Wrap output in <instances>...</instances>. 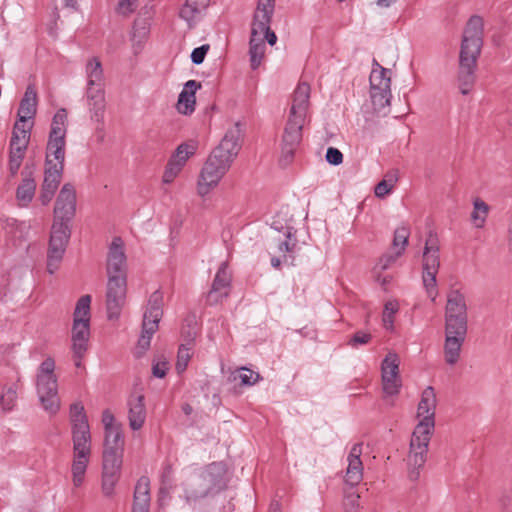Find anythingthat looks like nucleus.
<instances>
[{
    "label": "nucleus",
    "instance_id": "obj_1",
    "mask_svg": "<svg viewBox=\"0 0 512 512\" xmlns=\"http://www.w3.org/2000/svg\"><path fill=\"white\" fill-rule=\"evenodd\" d=\"M76 212V192L72 184L61 188L54 207V222L47 251V271L54 274L60 267L70 239L69 222Z\"/></svg>",
    "mask_w": 512,
    "mask_h": 512
},
{
    "label": "nucleus",
    "instance_id": "obj_2",
    "mask_svg": "<svg viewBox=\"0 0 512 512\" xmlns=\"http://www.w3.org/2000/svg\"><path fill=\"white\" fill-rule=\"evenodd\" d=\"M241 137V124L237 122L226 131L218 146L212 150L197 182L200 196L207 195L228 172L241 149Z\"/></svg>",
    "mask_w": 512,
    "mask_h": 512
},
{
    "label": "nucleus",
    "instance_id": "obj_3",
    "mask_svg": "<svg viewBox=\"0 0 512 512\" xmlns=\"http://www.w3.org/2000/svg\"><path fill=\"white\" fill-rule=\"evenodd\" d=\"M436 403L434 388L432 386L426 387L417 407V417L421 420L413 431L407 457L409 478L412 481L419 478V469L426 462L428 446L435 427Z\"/></svg>",
    "mask_w": 512,
    "mask_h": 512
},
{
    "label": "nucleus",
    "instance_id": "obj_4",
    "mask_svg": "<svg viewBox=\"0 0 512 512\" xmlns=\"http://www.w3.org/2000/svg\"><path fill=\"white\" fill-rule=\"evenodd\" d=\"M483 19L472 16L463 31L460 53L458 82L463 95H467L475 82V69L483 45Z\"/></svg>",
    "mask_w": 512,
    "mask_h": 512
},
{
    "label": "nucleus",
    "instance_id": "obj_5",
    "mask_svg": "<svg viewBox=\"0 0 512 512\" xmlns=\"http://www.w3.org/2000/svg\"><path fill=\"white\" fill-rule=\"evenodd\" d=\"M55 361L47 357L39 366L36 375L37 394L42 407L49 414H56L60 408L58 381L54 373Z\"/></svg>",
    "mask_w": 512,
    "mask_h": 512
},
{
    "label": "nucleus",
    "instance_id": "obj_6",
    "mask_svg": "<svg viewBox=\"0 0 512 512\" xmlns=\"http://www.w3.org/2000/svg\"><path fill=\"white\" fill-rule=\"evenodd\" d=\"M66 122V110H58L52 119L51 130L46 146L45 165H61V167H64Z\"/></svg>",
    "mask_w": 512,
    "mask_h": 512
},
{
    "label": "nucleus",
    "instance_id": "obj_7",
    "mask_svg": "<svg viewBox=\"0 0 512 512\" xmlns=\"http://www.w3.org/2000/svg\"><path fill=\"white\" fill-rule=\"evenodd\" d=\"M163 293L160 290L154 291L147 303L143 316L142 334L138 340L137 347L141 356L149 347L153 334L158 330V324L163 315Z\"/></svg>",
    "mask_w": 512,
    "mask_h": 512
},
{
    "label": "nucleus",
    "instance_id": "obj_8",
    "mask_svg": "<svg viewBox=\"0 0 512 512\" xmlns=\"http://www.w3.org/2000/svg\"><path fill=\"white\" fill-rule=\"evenodd\" d=\"M439 267V245L437 239L430 235V237L426 240L423 251L422 280L427 294L432 301H435L438 295L436 288V275L438 273Z\"/></svg>",
    "mask_w": 512,
    "mask_h": 512
},
{
    "label": "nucleus",
    "instance_id": "obj_9",
    "mask_svg": "<svg viewBox=\"0 0 512 512\" xmlns=\"http://www.w3.org/2000/svg\"><path fill=\"white\" fill-rule=\"evenodd\" d=\"M445 329L468 330V307L459 290H451L447 295Z\"/></svg>",
    "mask_w": 512,
    "mask_h": 512
},
{
    "label": "nucleus",
    "instance_id": "obj_10",
    "mask_svg": "<svg viewBox=\"0 0 512 512\" xmlns=\"http://www.w3.org/2000/svg\"><path fill=\"white\" fill-rule=\"evenodd\" d=\"M127 279L121 277L107 278L106 309L109 320L119 318L126 303Z\"/></svg>",
    "mask_w": 512,
    "mask_h": 512
},
{
    "label": "nucleus",
    "instance_id": "obj_11",
    "mask_svg": "<svg viewBox=\"0 0 512 512\" xmlns=\"http://www.w3.org/2000/svg\"><path fill=\"white\" fill-rule=\"evenodd\" d=\"M303 124L302 121L288 118L281 141L279 163L282 167L290 165L294 159L295 151L302 140Z\"/></svg>",
    "mask_w": 512,
    "mask_h": 512
},
{
    "label": "nucleus",
    "instance_id": "obj_12",
    "mask_svg": "<svg viewBox=\"0 0 512 512\" xmlns=\"http://www.w3.org/2000/svg\"><path fill=\"white\" fill-rule=\"evenodd\" d=\"M127 258L124 251V243L120 237L113 238L106 261V273L109 277H121L127 279Z\"/></svg>",
    "mask_w": 512,
    "mask_h": 512
},
{
    "label": "nucleus",
    "instance_id": "obj_13",
    "mask_svg": "<svg viewBox=\"0 0 512 512\" xmlns=\"http://www.w3.org/2000/svg\"><path fill=\"white\" fill-rule=\"evenodd\" d=\"M90 337V322L89 319H73L72 326V352L74 364L76 367H81V359L84 357L88 349V341Z\"/></svg>",
    "mask_w": 512,
    "mask_h": 512
},
{
    "label": "nucleus",
    "instance_id": "obj_14",
    "mask_svg": "<svg viewBox=\"0 0 512 512\" xmlns=\"http://www.w3.org/2000/svg\"><path fill=\"white\" fill-rule=\"evenodd\" d=\"M232 276L228 271V262L221 263L214 280L212 282L211 289L207 293V303L215 305L224 298H227L230 293Z\"/></svg>",
    "mask_w": 512,
    "mask_h": 512
},
{
    "label": "nucleus",
    "instance_id": "obj_15",
    "mask_svg": "<svg viewBox=\"0 0 512 512\" xmlns=\"http://www.w3.org/2000/svg\"><path fill=\"white\" fill-rule=\"evenodd\" d=\"M127 407L129 427L133 431L141 429L147 416L144 394L137 392L131 393L127 399Z\"/></svg>",
    "mask_w": 512,
    "mask_h": 512
},
{
    "label": "nucleus",
    "instance_id": "obj_16",
    "mask_svg": "<svg viewBox=\"0 0 512 512\" xmlns=\"http://www.w3.org/2000/svg\"><path fill=\"white\" fill-rule=\"evenodd\" d=\"M467 331L445 329L444 356L447 364L454 365L458 362Z\"/></svg>",
    "mask_w": 512,
    "mask_h": 512
},
{
    "label": "nucleus",
    "instance_id": "obj_17",
    "mask_svg": "<svg viewBox=\"0 0 512 512\" xmlns=\"http://www.w3.org/2000/svg\"><path fill=\"white\" fill-rule=\"evenodd\" d=\"M310 86L307 83H300L294 91L292 106L290 108L289 118L305 121L306 113L309 107Z\"/></svg>",
    "mask_w": 512,
    "mask_h": 512
},
{
    "label": "nucleus",
    "instance_id": "obj_18",
    "mask_svg": "<svg viewBox=\"0 0 512 512\" xmlns=\"http://www.w3.org/2000/svg\"><path fill=\"white\" fill-rule=\"evenodd\" d=\"M32 164L27 163L22 171L23 179L16 189V199L21 206H27L33 199L36 191V182L33 178Z\"/></svg>",
    "mask_w": 512,
    "mask_h": 512
},
{
    "label": "nucleus",
    "instance_id": "obj_19",
    "mask_svg": "<svg viewBox=\"0 0 512 512\" xmlns=\"http://www.w3.org/2000/svg\"><path fill=\"white\" fill-rule=\"evenodd\" d=\"M150 507V481L142 476L136 483L133 496L132 512H149Z\"/></svg>",
    "mask_w": 512,
    "mask_h": 512
},
{
    "label": "nucleus",
    "instance_id": "obj_20",
    "mask_svg": "<svg viewBox=\"0 0 512 512\" xmlns=\"http://www.w3.org/2000/svg\"><path fill=\"white\" fill-rule=\"evenodd\" d=\"M284 239L275 237L277 241L278 252L283 256V263L286 265L294 264V252L297 247V238L293 227H287L284 231Z\"/></svg>",
    "mask_w": 512,
    "mask_h": 512
},
{
    "label": "nucleus",
    "instance_id": "obj_21",
    "mask_svg": "<svg viewBox=\"0 0 512 512\" xmlns=\"http://www.w3.org/2000/svg\"><path fill=\"white\" fill-rule=\"evenodd\" d=\"M37 111V92L32 85L26 88L18 109V121L20 125L35 116Z\"/></svg>",
    "mask_w": 512,
    "mask_h": 512
},
{
    "label": "nucleus",
    "instance_id": "obj_22",
    "mask_svg": "<svg viewBox=\"0 0 512 512\" xmlns=\"http://www.w3.org/2000/svg\"><path fill=\"white\" fill-rule=\"evenodd\" d=\"M210 0H186L179 12V17L185 20L189 27L198 15L203 13L209 6Z\"/></svg>",
    "mask_w": 512,
    "mask_h": 512
},
{
    "label": "nucleus",
    "instance_id": "obj_23",
    "mask_svg": "<svg viewBox=\"0 0 512 512\" xmlns=\"http://www.w3.org/2000/svg\"><path fill=\"white\" fill-rule=\"evenodd\" d=\"M391 71L379 65L375 61V67L372 69L370 74V89L374 91L389 90L391 86Z\"/></svg>",
    "mask_w": 512,
    "mask_h": 512
},
{
    "label": "nucleus",
    "instance_id": "obj_24",
    "mask_svg": "<svg viewBox=\"0 0 512 512\" xmlns=\"http://www.w3.org/2000/svg\"><path fill=\"white\" fill-rule=\"evenodd\" d=\"M271 20L272 17L264 18L263 20L262 17H253L251 33L253 36L266 39L273 46L277 41V36L270 28Z\"/></svg>",
    "mask_w": 512,
    "mask_h": 512
},
{
    "label": "nucleus",
    "instance_id": "obj_25",
    "mask_svg": "<svg viewBox=\"0 0 512 512\" xmlns=\"http://www.w3.org/2000/svg\"><path fill=\"white\" fill-rule=\"evenodd\" d=\"M266 46L264 38L253 36L251 33L249 41V56L250 66L253 70H256L260 65L265 56Z\"/></svg>",
    "mask_w": 512,
    "mask_h": 512
},
{
    "label": "nucleus",
    "instance_id": "obj_26",
    "mask_svg": "<svg viewBox=\"0 0 512 512\" xmlns=\"http://www.w3.org/2000/svg\"><path fill=\"white\" fill-rule=\"evenodd\" d=\"M123 451L116 448H104L103 451V472L119 474L122 465Z\"/></svg>",
    "mask_w": 512,
    "mask_h": 512
},
{
    "label": "nucleus",
    "instance_id": "obj_27",
    "mask_svg": "<svg viewBox=\"0 0 512 512\" xmlns=\"http://www.w3.org/2000/svg\"><path fill=\"white\" fill-rule=\"evenodd\" d=\"M63 170L64 167H61V165H45L42 188L56 192L61 182Z\"/></svg>",
    "mask_w": 512,
    "mask_h": 512
},
{
    "label": "nucleus",
    "instance_id": "obj_28",
    "mask_svg": "<svg viewBox=\"0 0 512 512\" xmlns=\"http://www.w3.org/2000/svg\"><path fill=\"white\" fill-rule=\"evenodd\" d=\"M209 482L210 481L207 477H201L196 481V483L187 488L185 491L187 501H196L206 497L211 490Z\"/></svg>",
    "mask_w": 512,
    "mask_h": 512
},
{
    "label": "nucleus",
    "instance_id": "obj_29",
    "mask_svg": "<svg viewBox=\"0 0 512 512\" xmlns=\"http://www.w3.org/2000/svg\"><path fill=\"white\" fill-rule=\"evenodd\" d=\"M88 85H103L104 75L100 60L97 57L90 59L86 65Z\"/></svg>",
    "mask_w": 512,
    "mask_h": 512
},
{
    "label": "nucleus",
    "instance_id": "obj_30",
    "mask_svg": "<svg viewBox=\"0 0 512 512\" xmlns=\"http://www.w3.org/2000/svg\"><path fill=\"white\" fill-rule=\"evenodd\" d=\"M363 478V464L361 460H348L345 481L351 487L360 483Z\"/></svg>",
    "mask_w": 512,
    "mask_h": 512
},
{
    "label": "nucleus",
    "instance_id": "obj_31",
    "mask_svg": "<svg viewBox=\"0 0 512 512\" xmlns=\"http://www.w3.org/2000/svg\"><path fill=\"white\" fill-rule=\"evenodd\" d=\"M104 448H112L116 450H124V437L122 432V425L116 428L105 431Z\"/></svg>",
    "mask_w": 512,
    "mask_h": 512
},
{
    "label": "nucleus",
    "instance_id": "obj_32",
    "mask_svg": "<svg viewBox=\"0 0 512 512\" xmlns=\"http://www.w3.org/2000/svg\"><path fill=\"white\" fill-rule=\"evenodd\" d=\"M29 140H30L29 130H26L24 128V125H20L19 122H16L14 125L13 132H12L10 146L27 149Z\"/></svg>",
    "mask_w": 512,
    "mask_h": 512
},
{
    "label": "nucleus",
    "instance_id": "obj_33",
    "mask_svg": "<svg viewBox=\"0 0 512 512\" xmlns=\"http://www.w3.org/2000/svg\"><path fill=\"white\" fill-rule=\"evenodd\" d=\"M370 97L373 108L376 112H381L383 109L390 105L391 100V88L389 90L374 91L370 89Z\"/></svg>",
    "mask_w": 512,
    "mask_h": 512
},
{
    "label": "nucleus",
    "instance_id": "obj_34",
    "mask_svg": "<svg viewBox=\"0 0 512 512\" xmlns=\"http://www.w3.org/2000/svg\"><path fill=\"white\" fill-rule=\"evenodd\" d=\"M88 461V458H79L78 456H74L72 464V481L75 487L82 485Z\"/></svg>",
    "mask_w": 512,
    "mask_h": 512
},
{
    "label": "nucleus",
    "instance_id": "obj_35",
    "mask_svg": "<svg viewBox=\"0 0 512 512\" xmlns=\"http://www.w3.org/2000/svg\"><path fill=\"white\" fill-rule=\"evenodd\" d=\"M401 378L396 374H382V387L386 396H394L401 388Z\"/></svg>",
    "mask_w": 512,
    "mask_h": 512
},
{
    "label": "nucleus",
    "instance_id": "obj_36",
    "mask_svg": "<svg viewBox=\"0 0 512 512\" xmlns=\"http://www.w3.org/2000/svg\"><path fill=\"white\" fill-rule=\"evenodd\" d=\"M409 230L407 227H398L394 232L392 248L397 251V255H402L404 252L409 238Z\"/></svg>",
    "mask_w": 512,
    "mask_h": 512
},
{
    "label": "nucleus",
    "instance_id": "obj_37",
    "mask_svg": "<svg viewBox=\"0 0 512 512\" xmlns=\"http://www.w3.org/2000/svg\"><path fill=\"white\" fill-rule=\"evenodd\" d=\"M27 149L19 147H9V171L12 176L18 173Z\"/></svg>",
    "mask_w": 512,
    "mask_h": 512
},
{
    "label": "nucleus",
    "instance_id": "obj_38",
    "mask_svg": "<svg viewBox=\"0 0 512 512\" xmlns=\"http://www.w3.org/2000/svg\"><path fill=\"white\" fill-rule=\"evenodd\" d=\"M196 97L191 93L182 91L179 94L177 110L184 115H189L195 110Z\"/></svg>",
    "mask_w": 512,
    "mask_h": 512
},
{
    "label": "nucleus",
    "instance_id": "obj_39",
    "mask_svg": "<svg viewBox=\"0 0 512 512\" xmlns=\"http://www.w3.org/2000/svg\"><path fill=\"white\" fill-rule=\"evenodd\" d=\"M196 148L194 143H182L177 147L170 159H175L177 164L183 167L189 157L194 155Z\"/></svg>",
    "mask_w": 512,
    "mask_h": 512
},
{
    "label": "nucleus",
    "instance_id": "obj_40",
    "mask_svg": "<svg viewBox=\"0 0 512 512\" xmlns=\"http://www.w3.org/2000/svg\"><path fill=\"white\" fill-rule=\"evenodd\" d=\"M70 419L72 427L88 426V419L84 407L80 403H74L70 407Z\"/></svg>",
    "mask_w": 512,
    "mask_h": 512
},
{
    "label": "nucleus",
    "instance_id": "obj_41",
    "mask_svg": "<svg viewBox=\"0 0 512 512\" xmlns=\"http://www.w3.org/2000/svg\"><path fill=\"white\" fill-rule=\"evenodd\" d=\"M17 400V384L5 388L1 394L0 403L5 411H10L15 406Z\"/></svg>",
    "mask_w": 512,
    "mask_h": 512
},
{
    "label": "nucleus",
    "instance_id": "obj_42",
    "mask_svg": "<svg viewBox=\"0 0 512 512\" xmlns=\"http://www.w3.org/2000/svg\"><path fill=\"white\" fill-rule=\"evenodd\" d=\"M90 304H91V296L86 294L81 296L74 310V318L73 319H89L90 320Z\"/></svg>",
    "mask_w": 512,
    "mask_h": 512
},
{
    "label": "nucleus",
    "instance_id": "obj_43",
    "mask_svg": "<svg viewBox=\"0 0 512 512\" xmlns=\"http://www.w3.org/2000/svg\"><path fill=\"white\" fill-rule=\"evenodd\" d=\"M192 346L181 344L177 353L176 370L178 373H182L186 370L188 363L191 359Z\"/></svg>",
    "mask_w": 512,
    "mask_h": 512
},
{
    "label": "nucleus",
    "instance_id": "obj_44",
    "mask_svg": "<svg viewBox=\"0 0 512 512\" xmlns=\"http://www.w3.org/2000/svg\"><path fill=\"white\" fill-rule=\"evenodd\" d=\"M382 374L399 375V357L396 353L389 352L381 365Z\"/></svg>",
    "mask_w": 512,
    "mask_h": 512
},
{
    "label": "nucleus",
    "instance_id": "obj_45",
    "mask_svg": "<svg viewBox=\"0 0 512 512\" xmlns=\"http://www.w3.org/2000/svg\"><path fill=\"white\" fill-rule=\"evenodd\" d=\"M88 105L90 111L92 112V119L97 122H101L105 109V97H92V99H88Z\"/></svg>",
    "mask_w": 512,
    "mask_h": 512
},
{
    "label": "nucleus",
    "instance_id": "obj_46",
    "mask_svg": "<svg viewBox=\"0 0 512 512\" xmlns=\"http://www.w3.org/2000/svg\"><path fill=\"white\" fill-rule=\"evenodd\" d=\"M185 325L182 328V337L186 341V345L193 346V342L197 336V323L195 317L185 319Z\"/></svg>",
    "mask_w": 512,
    "mask_h": 512
},
{
    "label": "nucleus",
    "instance_id": "obj_47",
    "mask_svg": "<svg viewBox=\"0 0 512 512\" xmlns=\"http://www.w3.org/2000/svg\"><path fill=\"white\" fill-rule=\"evenodd\" d=\"M488 210L489 207L484 201L480 199H476L474 201V211L471 215V218L477 227H481L483 225Z\"/></svg>",
    "mask_w": 512,
    "mask_h": 512
},
{
    "label": "nucleus",
    "instance_id": "obj_48",
    "mask_svg": "<svg viewBox=\"0 0 512 512\" xmlns=\"http://www.w3.org/2000/svg\"><path fill=\"white\" fill-rule=\"evenodd\" d=\"M182 166L177 164L175 159H169L162 177V181L165 184H170L178 176L182 170Z\"/></svg>",
    "mask_w": 512,
    "mask_h": 512
},
{
    "label": "nucleus",
    "instance_id": "obj_49",
    "mask_svg": "<svg viewBox=\"0 0 512 512\" xmlns=\"http://www.w3.org/2000/svg\"><path fill=\"white\" fill-rule=\"evenodd\" d=\"M117 473L103 472L102 474V492L106 497H111L114 493V487L118 481Z\"/></svg>",
    "mask_w": 512,
    "mask_h": 512
},
{
    "label": "nucleus",
    "instance_id": "obj_50",
    "mask_svg": "<svg viewBox=\"0 0 512 512\" xmlns=\"http://www.w3.org/2000/svg\"><path fill=\"white\" fill-rule=\"evenodd\" d=\"M148 30L145 27L133 29L131 41L133 43L134 53L137 54L142 50L144 42L148 38Z\"/></svg>",
    "mask_w": 512,
    "mask_h": 512
},
{
    "label": "nucleus",
    "instance_id": "obj_51",
    "mask_svg": "<svg viewBox=\"0 0 512 512\" xmlns=\"http://www.w3.org/2000/svg\"><path fill=\"white\" fill-rule=\"evenodd\" d=\"M275 8V0H259L254 17L264 18L272 17Z\"/></svg>",
    "mask_w": 512,
    "mask_h": 512
},
{
    "label": "nucleus",
    "instance_id": "obj_52",
    "mask_svg": "<svg viewBox=\"0 0 512 512\" xmlns=\"http://www.w3.org/2000/svg\"><path fill=\"white\" fill-rule=\"evenodd\" d=\"M360 495L354 491H346L343 501L344 512H357L359 509Z\"/></svg>",
    "mask_w": 512,
    "mask_h": 512
},
{
    "label": "nucleus",
    "instance_id": "obj_53",
    "mask_svg": "<svg viewBox=\"0 0 512 512\" xmlns=\"http://www.w3.org/2000/svg\"><path fill=\"white\" fill-rule=\"evenodd\" d=\"M398 310V305L395 302H387L384 306L383 324L386 329L393 327L394 314Z\"/></svg>",
    "mask_w": 512,
    "mask_h": 512
},
{
    "label": "nucleus",
    "instance_id": "obj_54",
    "mask_svg": "<svg viewBox=\"0 0 512 512\" xmlns=\"http://www.w3.org/2000/svg\"><path fill=\"white\" fill-rule=\"evenodd\" d=\"M238 377L242 385L250 386L255 384L259 380L260 375L251 369L241 368Z\"/></svg>",
    "mask_w": 512,
    "mask_h": 512
},
{
    "label": "nucleus",
    "instance_id": "obj_55",
    "mask_svg": "<svg viewBox=\"0 0 512 512\" xmlns=\"http://www.w3.org/2000/svg\"><path fill=\"white\" fill-rule=\"evenodd\" d=\"M372 336L368 332L357 331L348 341V345L352 348H357L360 345H365L370 342Z\"/></svg>",
    "mask_w": 512,
    "mask_h": 512
},
{
    "label": "nucleus",
    "instance_id": "obj_56",
    "mask_svg": "<svg viewBox=\"0 0 512 512\" xmlns=\"http://www.w3.org/2000/svg\"><path fill=\"white\" fill-rule=\"evenodd\" d=\"M401 255H397V251H394L393 254H385L383 255L379 262L375 266V270L384 271L390 267L392 263H394L398 257Z\"/></svg>",
    "mask_w": 512,
    "mask_h": 512
},
{
    "label": "nucleus",
    "instance_id": "obj_57",
    "mask_svg": "<svg viewBox=\"0 0 512 512\" xmlns=\"http://www.w3.org/2000/svg\"><path fill=\"white\" fill-rule=\"evenodd\" d=\"M401 255H397V251H394L393 254H385L383 255L379 262L375 266V270L384 271L390 267L392 263H394L398 257Z\"/></svg>",
    "mask_w": 512,
    "mask_h": 512
},
{
    "label": "nucleus",
    "instance_id": "obj_58",
    "mask_svg": "<svg viewBox=\"0 0 512 512\" xmlns=\"http://www.w3.org/2000/svg\"><path fill=\"white\" fill-rule=\"evenodd\" d=\"M401 255H397V251H394L393 254H385L383 255L379 262L375 266V270L384 271L390 267L392 263H394L398 257Z\"/></svg>",
    "mask_w": 512,
    "mask_h": 512
},
{
    "label": "nucleus",
    "instance_id": "obj_59",
    "mask_svg": "<svg viewBox=\"0 0 512 512\" xmlns=\"http://www.w3.org/2000/svg\"><path fill=\"white\" fill-rule=\"evenodd\" d=\"M326 160L331 165H339L343 162L342 152L334 147H329L326 151Z\"/></svg>",
    "mask_w": 512,
    "mask_h": 512
},
{
    "label": "nucleus",
    "instance_id": "obj_60",
    "mask_svg": "<svg viewBox=\"0 0 512 512\" xmlns=\"http://www.w3.org/2000/svg\"><path fill=\"white\" fill-rule=\"evenodd\" d=\"M208 50H209V45H207V44L195 48L191 53L192 63H194L196 65L203 63Z\"/></svg>",
    "mask_w": 512,
    "mask_h": 512
},
{
    "label": "nucleus",
    "instance_id": "obj_61",
    "mask_svg": "<svg viewBox=\"0 0 512 512\" xmlns=\"http://www.w3.org/2000/svg\"><path fill=\"white\" fill-rule=\"evenodd\" d=\"M102 423L105 431L122 425L121 423L116 422L114 415L108 409L104 410L102 413Z\"/></svg>",
    "mask_w": 512,
    "mask_h": 512
},
{
    "label": "nucleus",
    "instance_id": "obj_62",
    "mask_svg": "<svg viewBox=\"0 0 512 512\" xmlns=\"http://www.w3.org/2000/svg\"><path fill=\"white\" fill-rule=\"evenodd\" d=\"M75 456L79 458H89L90 455V442H76L73 443Z\"/></svg>",
    "mask_w": 512,
    "mask_h": 512
},
{
    "label": "nucleus",
    "instance_id": "obj_63",
    "mask_svg": "<svg viewBox=\"0 0 512 512\" xmlns=\"http://www.w3.org/2000/svg\"><path fill=\"white\" fill-rule=\"evenodd\" d=\"M137 0H120L118 10L120 13L127 15L134 11Z\"/></svg>",
    "mask_w": 512,
    "mask_h": 512
},
{
    "label": "nucleus",
    "instance_id": "obj_64",
    "mask_svg": "<svg viewBox=\"0 0 512 512\" xmlns=\"http://www.w3.org/2000/svg\"><path fill=\"white\" fill-rule=\"evenodd\" d=\"M168 370V362L159 361L152 367V374L157 378H163Z\"/></svg>",
    "mask_w": 512,
    "mask_h": 512
}]
</instances>
